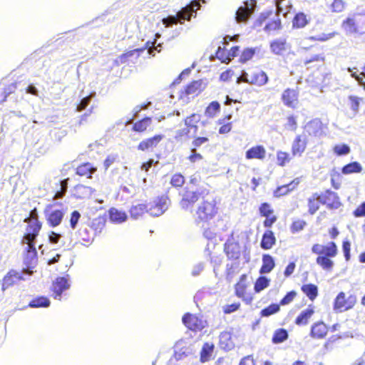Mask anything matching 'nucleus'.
<instances>
[{"label":"nucleus","mask_w":365,"mask_h":365,"mask_svg":"<svg viewBox=\"0 0 365 365\" xmlns=\"http://www.w3.org/2000/svg\"><path fill=\"white\" fill-rule=\"evenodd\" d=\"M312 252L318 255L316 259L318 265L324 270H332L334 262L331 258L336 257L338 253V248L334 242H329L326 245L314 244L312 247Z\"/></svg>","instance_id":"1"},{"label":"nucleus","mask_w":365,"mask_h":365,"mask_svg":"<svg viewBox=\"0 0 365 365\" xmlns=\"http://www.w3.org/2000/svg\"><path fill=\"white\" fill-rule=\"evenodd\" d=\"M200 6L197 0L192 1L189 4L182 7L175 15H169L162 19L165 28H172L178 24H182L185 20L189 21L192 17H195L197 11Z\"/></svg>","instance_id":"2"},{"label":"nucleus","mask_w":365,"mask_h":365,"mask_svg":"<svg viewBox=\"0 0 365 365\" xmlns=\"http://www.w3.org/2000/svg\"><path fill=\"white\" fill-rule=\"evenodd\" d=\"M356 303V297L354 294H350L346 297L344 292H340L336 297L333 308L336 312H343L352 309Z\"/></svg>","instance_id":"3"},{"label":"nucleus","mask_w":365,"mask_h":365,"mask_svg":"<svg viewBox=\"0 0 365 365\" xmlns=\"http://www.w3.org/2000/svg\"><path fill=\"white\" fill-rule=\"evenodd\" d=\"M314 196L317 201L322 205H326L329 209H338L341 205L337 193L331 190H327L321 193L316 192Z\"/></svg>","instance_id":"4"},{"label":"nucleus","mask_w":365,"mask_h":365,"mask_svg":"<svg viewBox=\"0 0 365 365\" xmlns=\"http://www.w3.org/2000/svg\"><path fill=\"white\" fill-rule=\"evenodd\" d=\"M241 78L243 81L257 86H262L267 83L269 81L267 73L259 69L250 71V73L244 72Z\"/></svg>","instance_id":"5"},{"label":"nucleus","mask_w":365,"mask_h":365,"mask_svg":"<svg viewBox=\"0 0 365 365\" xmlns=\"http://www.w3.org/2000/svg\"><path fill=\"white\" fill-rule=\"evenodd\" d=\"M42 224L41 222L34 218L31 220L29 222V225L26 227V232L24 234V237L21 240V244L25 245V243H34L36 242V237L39 234V232L41 229Z\"/></svg>","instance_id":"6"},{"label":"nucleus","mask_w":365,"mask_h":365,"mask_svg":"<svg viewBox=\"0 0 365 365\" xmlns=\"http://www.w3.org/2000/svg\"><path fill=\"white\" fill-rule=\"evenodd\" d=\"M66 210L61 209H53L52 207H47L44 210V214L48 222V224L52 227H55L58 226L66 214Z\"/></svg>","instance_id":"7"},{"label":"nucleus","mask_w":365,"mask_h":365,"mask_svg":"<svg viewBox=\"0 0 365 365\" xmlns=\"http://www.w3.org/2000/svg\"><path fill=\"white\" fill-rule=\"evenodd\" d=\"M68 281L69 275L66 274L63 277H57L55 281L53 282L51 291L53 292L54 299L61 300L63 292L70 288Z\"/></svg>","instance_id":"8"},{"label":"nucleus","mask_w":365,"mask_h":365,"mask_svg":"<svg viewBox=\"0 0 365 365\" xmlns=\"http://www.w3.org/2000/svg\"><path fill=\"white\" fill-rule=\"evenodd\" d=\"M170 201L167 195L158 197L154 202V205L148 209V212L153 217H159L163 215L168 209Z\"/></svg>","instance_id":"9"},{"label":"nucleus","mask_w":365,"mask_h":365,"mask_svg":"<svg viewBox=\"0 0 365 365\" xmlns=\"http://www.w3.org/2000/svg\"><path fill=\"white\" fill-rule=\"evenodd\" d=\"M216 212L215 205L212 202L204 200L199 206L197 215L201 220H208L211 219Z\"/></svg>","instance_id":"10"},{"label":"nucleus","mask_w":365,"mask_h":365,"mask_svg":"<svg viewBox=\"0 0 365 365\" xmlns=\"http://www.w3.org/2000/svg\"><path fill=\"white\" fill-rule=\"evenodd\" d=\"M200 195L198 191L190 190L186 187L180 202V207L184 210H188L199 200Z\"/></svg>","instance_id":"11"},{"label":"nucleus","mask_w":365,"mask_h":365,"mask_svg":"<svg viewBox=\"0 0 365 365\" xmlns=\"http://www.w3.org/2000/svg\"><path fill=\"white\" fill-rule=\"evenodd\" d=\"M304 130L309 135L320 137L323 135L322 123L319 118H314L309 121L304 126Z\"/></svg>","instance_id":"12"},{"label":"nucleus","mask_w":365,"mask_h":365,"mask_svg":"<svg viewBox=\"0 0 365 365\" xmlns=\"http://www.w3.org/2000/svg\"><path fill=\"white\" fill-rule=\"evenodd\" d=\"M283 103L292 108H295L298 104V92L294 89L287 88L282 94Z\"/></svg>","instance_id":"13"},{"label":"nucleus","mask_w":365,"mask_h":365,"mask_svg":"<svg viewBox=\"0 0 365 365\" xmlns=\"http://www.w3.org/2000/svg\"><path fill=\"white\" fill-rule=\"evenodd\" d=\"M183 324L190 330H202L204 327L202 320L190 313H186L182 318Z\"/></svg>","instance_id":"14"},{"label":"nucleus","mask_w":365,"mask_h":365,"mask_svg":"<svg viewBox=\"0 0 365 365\" xmlns=\"http://www.w3.org/2000/svg\"><path fill=\"white\" fill-rule=\"evenodd\" d=\"M224 251L230 259L237 260L240 256V246L237 242L228 240L224 245Z\"/></svg>","instance_id":"15"},{"label":"nucleus","mask_w":365,"mask_h":365,"mask_svg":"<svg viewBox=\"0 0 365 365\" xmlns=\"http://www.w3.org/2000/svg\"><path fill=\"white\" fill-rule=\"evenodd\" d=\"M26 255L24 257V264L28 268H33L37 260V251L36 249V244L26 243Z\"/></svg>","instance_id":"16"},{"label":"nucleus","mask_w":365,"mask_h":365,"mask_svg":"<svg viewBox=\"0 0 365 365\" xmlns=\"http://www.w3.org/2000/svg\"><path fill=\"white\" fill-rule=\"evenodd\" d=\"M19 280H24L23 274L16 270H10L3 279L2 289L5 290L8 287L14 285Z\"/></svg>","instance_id":"17"},{"label":"nucleus","mask_w":365,"mask_h":365,"mask_svg":"<svg viewBox=\"0 0 365 365\" xmlns=\"http://www.w3.org/2000/svg\"><path fill=\"white\" fill-rule=\"evenodd\" d=\"M94 191L91 187L78 184L72 189V195L77 199H86L89 198Z\"/></svg>","instance_id":"18"},{"label":"nucleus","mask_w":365,"mask_h":365,"mask_svg":"<svg viewBox=\"0 0 365 365\" xmlns=\"http://www.w3.org/2000/svg\"><path fill=\"white\" fill-rule=\"evenodd\" d=\"M307 138L302 135H297L293 141L292 152L293 155L301 156L307 147Z\"/></svg>","instance_id":"19"},{"label":"nucleus","mask_w":365,"mask_h":365,"mask_svg":"<svg viewBox=\"0 0 365 365\" xmlns=\"http://www.w3.org/2000/svg\"><path fill=\"white\" fill-rule=\"evenodd\" d=\"M266 150L263 145H257L248 149L245 152V158L247 160L259 159L263 160L265 158Z\"/></svg>","instance_id":"20"},{"label":"nucleus","mask_w":365,"mask_h":365,"mask_svg":"<svg viewBox=\"0 0 365 365\" xmlns=\"http://www.w3.org/2000/svg\"><path fill=\"white\" fill-rule=\"evenodd\" d=\"M299 179L295 178L288 184L278 186L274 191V196L275 197H280L282 196L287 195L291 191L294 190L295 187L299 185Z\"/></svg>","instance_id":"21"},{"label":"nucleus","mask_w":365,"mask_h":365,"mask_svg":"<svg viewBox=\"0 0 365 365\" xmlns=\"http://www.w3.org/2000/svg\"><path fill=\"white\" fill-rule=\"evenodd\" d=\"M219 341L220 349L225 351H230L235 347V344L232 339V334L230 331L221 332L219 336Z\"/></svg>","instance_id":"22"},{"label":"nucleus","mask_w":365,"mask_h":365,"mask_svg":"<svg viewBox=\"0 0 365 365\" xmlns=\"http://www.w3.org/2000/svg\"><path fill=\"white\" fill-rule=\"evenodd\" d=\"M163 138V135H155L152 138H147L138 144V149L142 151H145L155 148L162 140Z\"/></svg>","instance_id":"23"},{"label":"nucleus","mask_w":365,"mask_h":365,"mask_svg":"<svg viewBox=\"0 0 365 365\" xmlns=\"http://www.w3.org/2000/svg\"><path fill=\"white\" fill-rule=\"evenodd\" d=\"M342 27L345 30L346 34H354L361 33V29H359L356 17H348L342 23Z\"/></svg>","instance_id":"24"},{"label":"nucleus","mask_w":365,"mask_h":365,"mask_svg":"<svg viewBox=\"0 0 365 365\" xmlns=\"http://www.w3.org/2000/svg\"><path fill=\"white\" fill-rule=\"evenodd\" d=\"M328 329L323 322L314 323L311 328L310 335L313 338L323 339L327 334Z\"/></svg>","instance_id":"25"},{"label":"nucleus","mask_w":365,"mask_h":365,"mask_svg":"<svg viewBox=\"0 0 365 365\" xmlns=\"http://www.w3.org/2000/svg\"><path fill=\"white\" fill-rule=\"evenodd\" d=\"M276 237L272 230H267L262 235L260 247L262 250H267L275 245Z\"/></svg>","instance_id":"26"},{"label":"nucleus","mask_w":365,"mask_h":365,"mask_svg":"<svg viewBox=\"0 0 365 365\" xmlns=\"http://www.w3.org/2000/svg\"><path fill=\"white\" fill-rule=\"evenodd\" d=\"M275 267L274 259L269 254H264L262 255V264L259 269L261 274H268L272 271Z\"/></svg>","instance_id":"27"},{"label":"nucleus","mask_w":365,"mask_h":365,"mask_svg":"<svg viewBox=\"0 0 365 365\" xmlns=\"http://www.w3.org/2000/svg\"><path fill=\"white\" fill-rule=\"evenodd\" d=\"M287 41L279 38L270 42V50L275 55H282L287 50Z\"/></svg>","instance_id":"28"},{"label":"nucleus","mask_w":365,"mask_h":365,"mask_svg":"<svg viewBox=\"0 0 365 365\" xmlns=\"http://www.w3.org/2000/svg\"><path fill=\"white\" fill-rule=\"evenodd\" d=\"M108 216L110 222L116 224L122 223L128 219V215L125 212L119 210L115 207H111L108 210Z\"/></svg>","instance_id":"29"},{"label":"nucleus","mask_w":365,"mask_h":365,"mask_svg":"<svg viewBox=\"0 0 365 365\" xmlns=\"http://www.w3.org/2000/svg\"><path fill=\"white\" fill-rule=\"evenodd\" d=\"M96 171L91 163H84L76 169V173L80 176H85L87 178H91L93 174Z\"/></svg>","instance_id":"30"},{"label":"nucleus","mask_w":365,"mask_h":365,"mask_svg":"<svg viewBox=\"0 0 365 365\" xmlns=\"http://www.w3.org/2000/svg\"><path fill=\"white\" fill-rule=\"evenodd\" d=\"M205 88V83L202 80L193 81L185 88V93L187 95L198 94Z\"/></svg>","instance_id":"31"},{"label":"nucleus","mask_w":365,"mask_h":365,"mask_svg":"<svg viewBox=\"0 0 365 365\" xmlns=\"http://www.w3.org/2000/svg\"><path fill=\"white\" fill-rule=\"evenodd\" d=\"M147 205L144 203L133 204L130 208V215L134 220L138 219L145 212H148Z\"/></svg>","instance_id":"32"},{"label":"nucleus","mask_w":365,"mask_h":365,"mask_svg":"<svg viewBox=\"0 0 365 365\" xmlns=\"http://www.w3.org/2000/svg\"><path fill=\"white\" fill-rule=\"evenodd\" d=\"M51 304L50 299L45 296H38L30 301L29 307L31 308H46Z\"/></svg>","instance_id":"33"},{"label":"nucleus","mask_w":365,"mask_h":365,"mask_svg":"<svg viewBox=\"0 0 365 365\" xmlns=\"http://www.w3.org/2000/svg\"><path fill=\"white\" fill-rule=\"evenodd\" d=\"M314 311L310 307L301 312L295 319V324L297 325H306L309 319L313 315Z\"/></svg>","instance_id":"34"},{"label":"nucleus","mask_w":365,"mask_h":365,"mask_svg":"<svg viewBox=\"0 0 365 365\" xmlns=\"http://www.w3.org/2000/svg\"><path fill=\"white\" fill-rule=\"evenodd\" d=\"M362 170L361 165L356 161L349 163L344 165L341 168V173L344 175H349L351 173H359Z\"/></svg>","instance_id":"35"},{"label":"nucleus","mask_w":365,"mask_h":365,"mask_svg":"<svg viewBox=\"0 0 365 365\" xmlns=\"http://www.w3.org/2000/svg\"><path fill=\"white\" fill-rule=\"evenodd\" d=\"M289 336V334L287 329L284 328H279L277 329L272 336V341L274 344H278L285 341Z\"/></svg>","instance_id":"36"},{"label":"nucleus","mask_w":365,"mask_h":365,"mask_svg":"<svg viewBox=\"0 0 365 365\" xmlns=\"http://www.w3.org/2000/svg\"><path fill=\"white\" fill-rule=\"evenodd\" d=\"M302 291L312 301L318 295V287L314 284H304L301 287Z\"/></svg>","instance_id":"37"},{"label":"nucleus","mask_w":365,"mask_h":365,"mask_svg":"<svg viewBox=\"0 0 365 365\" xmlns=\"http://www.w3.org/2000/svg\"><path fill=\"white\" fill-rule=\"evenodd\" d=\"M151 122L152 118L150 117H145L134 123L132 129L135 132H143L151 124Z\"/></svg>","instance_id":"38"},{"label":"nucleus","mask_w":365,"mask_h":365,"mask_svg":"<svg viewBox=\"0 0 365 365\" xmlns=\"http://www.w3.org/2000/svg\"><path fill=\"white\" fill-rule=\"evenodd\" d=\"M214 344L209 343H205L200 351V361L202 362H206L210 360L212 354L214 351Z\"/></svg>","instance_id":"39"},{"label":"nucleus","mask_w":365,"mask_h":365,"mask_svg":"<svg viewBox=\"0 0 365 365\" xmlns=\"http://www.w3.org/2000/svg\"><path fill=\"white\" fill-rule=\"evenodd\" d=\"M274 18L272 19L264 26V31L269 32L271 31H276L281 29V19L279 16L274 13Z\"/></svg>","instance_id":"40"},{"label":"nucleus","mask_w":365,"mask_h":365,"mask_svg":"<svg viewBox=\"0 0 365 365\" xmlns=\"http://www.w3.org/2000/svg\"><path fill=\"white\" fill-rule=\"evenodd\" d=\"M270 280L264 276L259 277L254 285V290L256 293H259L264 290L269 285Z\"/></svg>","instance_id":"41"},{"label":"nucleus","mask_w":365,"mask_h":365,"mask_svg":"<svg viewBox=\"0 0 365 365\" xmlns=\"http://www.w3.org/2000/svg\"><path fill=\"white\" fill-rule=\"evenodd\" d=\"M232 117V114H229L226 115L224 118L220 119L218 120L219 124L222 125V126L219 129L220 134H225L229 133L232 129V123L227 122V120H230Z\"/></svg>","instance_id":"42"},{"label":"nucleus","mask_w":365,"mask_h":365,"mask_svg":"<svg viewBox=\"0 0 365 365\" xmlns=\"http://www.w3.org/2000/svg\"><path fill=\"white\" fill-rule=\"evenodd\" d=\"M221 106L217 101H212L206 108L205 115L209 118H213L220 110Z\"/></svg>","instance_id":"43"},{"label":"nucleus","mask_w":365,"mask_h":365,"mask_svg":"<svg viewBox=\"0 0 365 365\" xmlns=\"http://www.w3.org/2000/svg\"><path fill=\"white\" fill-rule=\"evenodd\" d=\"M348 72L350 73V75L352 78H354L357 82L358 84L363 87L365 89V76L363 72L358 74V71L356 68H348Z\"/></svg>","instance_id":"44"},{"label":"nucleus","mask_w":365,"mask_h":365,"mask_svg":"<svg viewBox=\"0 0 365 365\" xmlns=\"http://www.w3.org/2000/svg\"><path fill=\"white\" fill-rule=\"evenodd\" d=\"M279 310V304L277 303H272L262 309L260 312V314L262 317H268L272 314L277 313Z\"/></svg>","instance_id":"45"},{"label":"nucleus","mask_w":365,"mask_h":365,"mask_svg":"<svg viewBox=\"0 0 365 365\" xmlns=\"http://www.w3.org/2000/svg\"><path fill=\"white\" fill-rule=\"evenodd\" d=\"M308 24V20L304 13L297 14L292 21L293 27L303 28Z\"/></svg>","instance_id":"46"},{"label":"nucleus","mask_w":365,"mask_h":365,"mask_svg":"<svg viewBox=\"0 0 365 365\" xmlns=\"http://www.w3.org/2000/svg\"><path fill=\"white\" fill-rule=\"evenodd\" d=\"M95 96H96V92L92 91L89 93V95L83 97L81 98V101L79 102V103L77 104V106H76V110L78 112H81L83 110L86 109L87 108V106H88V104L90 103L91 99L92 98H94Z\"/></svg>","instance_id":"47"},{"label":"nucleus","mask_w":365,"mask_h":365,"mask_svg":"<svg viewBox=\"0 0 365 365\" xmlns=\"http://www.w3.org/2000/svg\"><path fill=\"white\" fill-rule=\"evenodd\" d=\"M200 120V115L199 114L192 113L190 116L187 117L184 122L185 125L189 128H193L195 129V132L197 130V126L195 123H198Z\"/></svg>","instance_id":"48"},{"label":"nucleus","mask_w":365,"mask_h":365,"mask_svg":"<svg viewBox=\"0 0 365 365\" xmlns=\"http://www.w3.org/2000/svg\"><path fill=\"white\" fill-rule=\"evenodd\" d=\"M170 183L173 187H181L185 184V177L181 173H175L171 177Z\"/></svg>","instance_id":"49"},{"label":"nucleus","mask_w":365,"mask_h":365,"mask_svg":"<svg viewBox=\"0 0 365 365\" xmlns=\"http://www.w3.org/2000/svg\"><path fill=\"white\" fill-rule=\"evenodd\" d=\"M14 117L21 118L24 117V115L21 113V111H11L9 114L4 115L1 125V131L4 130V128H7L9 123V120Z\"/></svg>","instance_id":"50"},{"label":"nucleus","mask_w":365,"mask_h":365,"mask_svg":"<svg viewBox=\"0 0 365 365\" xmlns=\"http://www.w3.org/2000/svg\"><path fill=\"white\" fill-rule=\"evenodd\" d=\"M274 14V12L272 10H268L266 11L262 12L258 18L256 19V21L254 23L255 27H259L261 26L263 23L268 19L271 16Z\"/></svg>","instance_id":"51"},{"label":"nucleus","mask_w":365,"mask_h":365,"mask_svg":"<svg viewBox=\"0 0 365 365\" xmlns=\"http://www.w3.org/2000/svg\"><path fill=\"white\" fill-rule=\"evenodd\" d=\"M333 150L334 153L338 156L346 155L351 151L350 147L345 143L336 145L334 147Z\"/></svg>","instance_id":"52"},{"label":"nucleus","mask_w":365,"mask_h":365,"mask_svg":"<svg viewBox=\"0 0 365 365\" xmlns=\"http://www.w3.org/2000/svg\"><path fill=\"white\" fill-rule=\"evenodd\" d=\"M68 178H66L61 181L60 188L59 190H56L54 195L55 198L61 199L65 195L68 189Z\"/></svg>","instance_id":"53"},{"label":"nucleus","mask_w":365,"mask_h":365,"mask_svg":"<svg viewBox=\"0 0 365 365\" xmlns=\"http://www.w3.org/2000/svg\"><path fill=\"white\" fill-rule=\"evenodd\" d=\"M259 212L262 217H269L273 215L274 210L268 202H262L259 207Z\"/></svg>","instance_id":"54"},{"label":"nucleus","mask_w":365,"mask_h":365,"mask_svg":"<svg viewBox=\"0 0 365 365\" xmlns=\"http://www.w3.org/2000/svg\"><path fill=\"white\" fill-rule=\"evenodd\" d=\"M319 202L317 200L316 196L314 194L312 197H309L308 199V207H309V213L310 215H314L319 208Z\"/></svg>","instance_id":"55"},{"label":"nucleus","mask_w":365,"mask_h":365,"mask_svg":"<svg viewBox=\"0 0 365 365\" xmlns=\"http://www.w3.org/2000/svg\"><path fill=\"white\" fill-rule=\"evenodd\" d=\"M256 53V49L255 48H245L241 56H240V61L242 63H245L247 61H248L249 60H250L253 56Z\"/></svg>","instance_id":"56"},{"label":"nucleus","mask_w":365,"mask_h":365,"mask_svg":"<svg viewBox=\"0 0 365 365\" xmlns=\"http://www.w3.org/2000/svg\"><path fill=\"white\" fill-rule=\"evenodd\" d=\"M215 57L220 60L222 62L230 61L228 51L225 48L219 46L215 52Z\"/></svg>","instance_id":"57"},{"label":"nucleus","mask_w":365,"mask_h":365,"mask_svg":"<svg viewBox=\"0 0 365 365\" xmlns=\"http://www.w3.org/2000/svg\"><path fill=\"white\" fill-rule=\"evenodd\" d=\"M144 51L143 48L141 49H135L133 51H130L129 52H127L125 53H123L120 55L118 59L115 60V62L118 63V62H120L121 63H125L129 57L133 56L134 53H137L138 56H139L140 52H143Z\"/></svg>","instance_id":"58"},{"label":"nucleus","mask_w":365,"mask_h":365,"mask_svg":"<svg viewBox=\"0 0 365 365\" xmlns=\"http://www.w3.org/2000/svg\"><path fill=\"white\" fill-rule=\"evenodd\" d=\"M81 216V215L78 210H73L71 212L69 223L72 230H75L77 227Z\"/></svg>","instance_id":"59"},{"label":"nucleus","mask_w":365,"mask_h":365,"mask_svg":"<svg viewBox=\"0 0 365 365\" xmlns=\"http://www.w3.org/2000/svg\"><path fill=\"white\" fill-rule=\"evenodd\" d=\"M306 225L307 222L302 220L294 221L290 227L291 232L292 233L299 232V231L302 230L304 228Z\"/></svg>","instance_id":"60"},{"label":"nucleus","mask_w":365,"mask_h":365,"mask_svg":"<svg viewBox=\"0 0 365 365\" xmlns=\"http://www.w3.org/2000/svg\"><path fill=\"white\" fill-rule=\"evenodd\" d=\"M208 141L209 138L207 137H195L193 140L192 141L191 148H193V150H197V148H200L202 145L208 143Z\"/></svg>","instance_id":"61"},{"label":"nucleus","mask_w":365,"mask_h":365,"mask_svg":"<svg viewBox=\"0 0 365 365\" xmlns=\"http://www.w3.org/2000/svg\"><path fill=\"white\" fill-rule=\"evenodd\" d=\"M297 295V292L294 290L288 292L284 297L280 300L279 306H284L289 304Z\"/></svg>","instance_id":"62"},{"label":"nucleus","mask_w":365,"mask_h":365,"mask_svg":"<svg viewBox=\"0 0 365 365\" xmlns=\"http://www.w3.org/2000/svg\"><path fill=\"white\" fill-rule=\"evenodd\" d=\"M205 269V263L202 262L194 264L191 269V275L194 277H198Z\"/></svg>","instance_id":"63"},{"label":"nucleus","mask_w":365,"mask_h":365,"mask_svg":"<svg viewBox=\"0 0 365 365\" xmlns=\"http://www.w3.org/2000/svg\"><path fill=\"white\" fill-rule=\"evenodd\" d=\"M277 158L278 165L280 166H284L289 160V154L282 151L277 152Z\"/></svg>","instance_id":"64"}]
</instances>
